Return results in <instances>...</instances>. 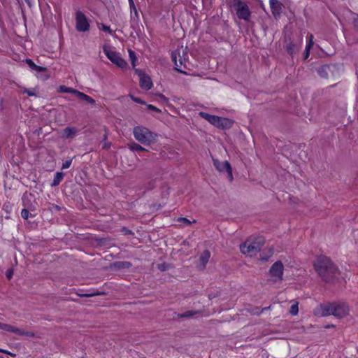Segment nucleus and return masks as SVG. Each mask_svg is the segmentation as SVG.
I'll return each mask as SVG.
<instances>
[{
    "label": "nucleus",
    "instance_id": "f257e3e1",
    "mask_svg": "<svg viewBox=\"0 0 358 358\" xmlns=\"http://www.w3.org/2000/svg\"><path fill=\"white\" fill-rule=\"evenodd\" d=\"M313 267L322 280L327 283L334 282L340 274L338 266L325 255L317 257L313 262Z\"/></svg>",
    "mask_w": 358,
    "mask_h": 358
},
{
    "label": "nucleus",
    "instance_id": "f03ea898",
    "mask_svg": "<svg viewBox=\"0 0 358 358\" xmlns=\"http://www.w3.org/2000/svg\"><path fill=\"white\" fill-rule=\"evenodd\" d=\"M319 312L323 317L332 315L337 318L342 319L349 314L350 308L345 302L328 303L321 304Z\"/></svg>",
    "mask_w": 358,
    "mask_h": 358
},
{
    "label": "nucleus",
    "instance_id": "7ed1b4c3",
    "mask_svg": "<svg viewBox=\"0 0 358 358\" xmlns=\"http://www.w3.org/2000/svg\"><path fill=\"white\" fill-rule=\"evenodd\" d=\"M171 59L175 64V69L181 73L187 74V72L182 69V67L186 69L188 63L187 48H184L181 46L172 52Z\"/></svg>",
    "mask_w": 358,
    "mask_h": 358
},
{
    "label": "nucleus",
    "instance_id": "20e7f679",
    "mask_svg": "<svg viewBox=\"0 0 358 358\" xmlns=\"http://www.w3.org/2000/svg\"><path fill=\"white\" fill-rule=\"evenodd\" d=\"M134 136L139 143L150 145L155 141L157 135L143 126H136L133 130Z\"/></svg>",
    "mask_w": 358,
    "mask_h": 358
},
{
    "label": "nucleus",
    "instance_id": "39448f33",
    "mask_svg": "<svg viewBox=\"0 0 358 358\" xmlns=\"http://www.w3.org/2000/svg\"><path fill=\"white\" fill-rule=\"evenodd\" d=\"M264 244V239L262 237H257L255 240H247L240 245V250L244 255L253 256L260 251Z\"/></svg>",
    "mask_w": 358,
    "mask_h": 358
},
{
    "label": "nucleus",
    "instance_id": "423d86ee",
    "mask_svg": "<svg viewBox=\"0 0 358 358\" xmlns=\"http://www.w3.org/2000/svg\"><path fill=\"white\" fill-rule=\"evenodd\" d=\"M234 6L236 7V15L239 19L249 20L251 13L245 2L241 0H234Z\"/></svg>",
    "mask_w": 358,
    "mask_h": 358
},
{
    "label": "nucleus",
    "instance_id": "0eeeda50",
    "mask_svg": "<svg viewBox=\"0 0 358 358\" xmlns=\"http://www.w3.org/2000/svg\"><path fill=\"white\" fill-rule=\"evenodd\" d=\"M213 162L214 166L219 172L226 171L227 178L230 181L233 180L232 169L228 161L220 162L217 159H213Z\"/></svg>",
    "mask_w": 358,
    "mask_h": 358
},
{
    "label": "nucleus",
    "instance_id": "6e6552de",
    "mask_svg": "<svg viewBox=\"0 0 358 358\" xmlns=\"http://www.w3.org/2000/svg\"><path fill=\"white\" fill-rule=\"evenodd\" d=\"M105 53L107 57L117 66L121 69H124L127 66V63L121 57L118 52L113 50H105Z\"/></svg>",
    "mask_w": 358,
    "mask_h": 358
},
{
    "label": "nucleus",
    "instance_id": "1a4fd4ad",
    "mask_svg": "<svg viewBox=\"0 0 358 358\" xmlns=\"http://www.w3.org/2000/svg\"><path fill=\"white\" fill-rule=\"evenodd\" d=\"M135 72L139 77L140 87L145 90H149L151 89L152 87V82L150 77L140 69H136Z\"/></svg>",
    "mask_w": 358,
    "mask_h": 358
},
{
    "label": "nucleus",
    "instance_id": "9d476101",
    "mask_svg": "<svg viewBox=\"0 0 358 358\" xmlns=\"http://www.w3.org/2000/svg\"><path fill=\"white\" fill-rule=\"evenodd\" d=\"M284 266L280 261L275 262L269 270L270 275L275 278V281L282 280Z\"/></svg>",
    "mask_w": 358,
    "mask_h": 358
},
{
    "label": "nucleus",
    "instance_id": "9b49d317",
    "mask_svg": "<svg viewBox=\"0 0 358 358\" xmlns=\"http://www.w3.org/2000/svg\"><path fill=\"white\" fill-rule=\"evenodd\" d=\"M285 43V48L286 51L290 56L293 57L299 52L301 48V40L294 41L289 38L286 39Z\"/></svg>",
    "mask_w": 358,
    "mask_h": 358
},
{
    "label": "nucleus",
    "instance_id": "f8f14e48",
    "mask_svg": "<svg viewBox=\"0 0 358 358\" xmlns=\"http://www.w3.org/2000/svg\"><path fill=\"white\" fill-rule=\"evenodd\" d=\"M76 29L79 31H85L88 29L89 23L85 15L80 11L76 12Z\"/></svg>",
    "mask_w": 358,
    "mask_h": 358
},
{
    "label": "nucleus",
    "instance_id": "ddd939ff",
    "mask_svg": "<svg viewBox=\"0 0 358 358\" xmlns=\"http://www.w3.org/2000/svg\"><path fill=\"white\" fill-rule=\"evenodd\" d=\"M270 6L272 14L276 18L282 12V3L278 0H270Z\"/></svg>",
    "mask_w": 358,
    "mask_h": 358
},
{
    "label": "nucleus",
    "instance_id": "4468645a",
    "mask_svg": "<svg viewBox=\"0 0 358 358\" xmlns=\"http://www.w3.org/2000/svg\"><path fill=\"white\" fill-rule=\"evenodd\" d=\"M199 115L215 127H217L218 125V124H219L218 121H220V118H221V117L210 115V114H208L205 112H201L199 113Z\"/></svg>",
    "mask_w": 358,
    "mask_h": 358
},
{
    "label": "nucleus",
    "instance_id": "2eb2a0df",
    "mask_svg": "<svg viewBox=\"0 0 358 358\" xmlns=\"http://www.w3.org/2000/svg\"><path fill=\"white\" fill-rule=\"evenodd\" d=\"M333 69H334V66L327 64L323 65L317 69V73L322 78H327L329 73H333Z\"/></svg>",
    "mask_w": 358,
    "mask_h": 358
},
{
    "label": "nucleus",
    "instance_id": "dca6fc26",
    "mask_svg": "<svg viewBox=\"0 0 358 358\" xmlns=\"http://www.w3.org/2000/svg\"><path fill=\"white\" fill-rule=\"evenodd\" d=\"M132 264L129 262L126 261H118L113 263L110 266V268L114 270H122L127 269L131 267Z\"/></svg>",
    "mask_w": 358,
    "mask_h": 358
},
{
    "label": "nucleus",
    "instance_id": "f3484780",
    "mask_svg": "<svg viewBox=\"0 0 358 358\" xmlns=\"http://www.w3.org/2000/svg\"><path fill=\"white\" fill-rule=\"evenodd\" d=\"M0 329H2V330H4L6 331H9V332H14L15 334H20V335H24V334H25L24 331H22V330L12 326V325H10V324H5V323H1L0 322Z\"/></svg>",
    "mask_w": 358,
    "mask_h": 358
},
{
    "label": "nucleus",
    "instance_id": "a211bd4d",
    "mask_svg": "<svg viewBox=\"0 0 358 358\" xmlns=\"http://www.w3.org/2000/svg\"><path fill=\"white\" fill-rule=\"evenodd\" d=\"M218 122L219 124L217 127L222 129H228L231 128L234 124V121L232 120L222 117L220 118V121Z\"/></svg>",
    "mask_w": 358,
    "mask_h": 358
},
{
    "label": "nucleus",
    "instance_id": "6ab92c4d",
    "mask_svg": "<svg viewBox=\"0 0 358 358\" xmlns=\"http://www.w3.org/2000/svg\"><path fill=\"white\" fill-rule=\"evenodd\" d=\"M210 257V253L208 250H204L199 257V266L201 267L202 269L206 268V265L208 263L209 258Z\"/></svg>",
    "mask_w": 358,
    "mask_h": 358
},
{
    "label": "nucleus",
    "instance_id": "aec40b11",
    "mask_svg": "<svg viewBox=\"0 0 358 358\" xmlns=\"http://www.w3.org/2000/svg\"><path fill=\"white\" fill-rule=\"evenodd\" d=\"M25 62L31 71H36L37 73L46 71L47 70L45 67L40 66L35 64L34 62L30 59H26Z\"/></svg>",
    "mask_w": 358,
    "mask_h": 358
},
{
    "label": "nucleus",
    "instance_id": "412c9836",
    "mask_svg": "<svg viewBox=\"0 0 358 358\" xmlns=\"http://www.w3.org/2000/svg\"><path fill=\"white\" fill-rule=\"evenodd\" d=\"M76 134V130L73 127H66L64 130V136L66 138H72Z\"/></svg>",
    "mask_w": 358,
    "mask_h": 358
},
{
    "label": "nucleus",
    "instance_id": "4be33fe9",
    "mask_svg": "<svg viewBox=\"0 0 358 358\" xmlns=\"http://www.w3.org/2000/svg\"><path fill=\"white\" fill-rule=\"evenodd\" d=\"M128 147L131 151H147L145 148L134 142L128 144Z\"/></svg>",
    "mask_w": 358,
    "mask_h": 358
},
{
    "label": "nucleus",
    "instance_id": "5701e85b",
    "mask_svg": "<svg viewBox=\"0 0 358 358\" xmlns=\"http://www.w3.org/2000/svg\"><path fill=\"white\" fill-rule=\"evenodd\" d=\"M201 313V310H188L185 312L184 313L179 314L178 317L184 318V317H191L194 316L196 314H200Z\"/></svg>",
    "mask_w": 358,
    "mask_h": 358
},
{
    "label": "nucleus",
    "instance_id": "b1692460",
    "mask_svg": "<svg viewBox=\"0 0 358 358\" xmlns=\"http://www.w3.org/2000/svg\"><path fill=\"white\" fill-rule=\"evenodd\" d=\"M292 303L290 309L289 310V313L292 315H296L299 313V303L298 301H291Z\"/></svg>",
    "mask_w": 358,
    "mask_h": 358
},
{
    "label": "nucleus",
    "instance_id": "393cba45",
    "mask_svg": "<svg viewBox=\"0 0 358 358\" xmlns=\"http://www.w3.org/2000/svg\"><path fill=\"white\" fill-rule=\"evenodd\" d=\"M63 176H63L62 173H61V172L56 173L51 185L52 186L58 185L60 183V182L62 180Z\"/></svg>",
    "mask_w": 358,
    "mask_h": 358
},
{
    "label": "nucleus",
    "instance_id": "a878e982",
    "mask_svg": "<svg viewBox=\"0 0 358 358\" xmlns=\"http://www.w3.org/2000/svg\"><path fill=\"white\" fill-rule=\"evenodd\" d=\"M58 92L62 93H71L74 95L76 90L71 87H66L64 85H61L58 87Z\"/></svg>",
    "mask_w": 358,
    "mask_h": 358
},
{
    "label": "nucleus",
    "instance_id": "bb28decb",
    "mask_svg": "<svg viewBox=\"0 0 358 358\" xmlns=\"http://www.w3.org/2000/svg\"><path fill=\"white\" fill-rule=\"evenodd\" d=\"M129 55L131 64L132 66L134 68L136 66V61L137 60L136 54L133 50H129Z\"/></svg>",
    "mask_w": 358,
    "mask_h": 358
},
{
    "label": "nucleus",
    "instance_id": "cd10ccee",
    "mask_svg": "<svg viewBox=\"0 0 358 358\" xmlns=\"http://www.w3.org/2000/svg\"><path fill=\"white\" fill-rule=\"evenodd\" d=\"M74 96L78 99L89 100L88 96H87L86 94H83V92H78L77 90H76Z\"/></svg>",
    "mask_w": 358,
    "mask_h": 358
},
{
    "label": "nucleus",
    "instance_id": "c85d7f7f",
    "mask_svg": "<svg viewBox=\"0 0 358 358\" xmlns=\"http://www.w3.org/2000/svg\"><path fill=\"white\" fill-rule=\"evenodd\" d=\"M23 93H26L29 96H36V89H27L24 88L22 90Z\"/></svg>",
    "mask_w": 358,
    "mask_h": 358
},
{
    "label": "nucleus",
    "instance_id": "c756f323",
    "mask_svg": "<svg viewBox=\"0 0 358 358\" xmlns=\"http://www.w3.org/2000/svg\"><path fill=\"white\" fill-rule=\"evenodd\" d=\"M129 7L131 9V12H134V15L138 17V12L135 6L134 2L133 0H129Z\"/></svg>",
    "mask_w": 358,
    "mask_h": 358
},
{
    "label": "nucleus",
    "instance_id": "7c9ffc66",
    "mask_svg": "<svg viewBox=\"0 0 358 358\" xmlns=\"http://www.w3.org/2000/svg\"><path fill=\"white\" fill-rule=\"evenodd\" d=\"M309 39H310L309 42L306 45V52H308L310 50V49L312 48V46L313 45V36L312 34L310 35Z\"/></svg>",
    "mask_w": 358,
    "mask_h": 358
},
{
    "label": "nucleus",
    "instance_id": "2f4dec72",
    "mask_svg": "<svg viewBox=\"0 0 358 358\" xmlns=\"http://www.w3.org/2000/svg\"><path fill=\"white\" fill-rule=\"evenodd\" d=\"M98 26H99V28L100 29H102V30H103L104 31H107V32H108V33H111V31H111V29H110V27L106 26V25H105V24H98Z\"/></svg>",
    "mask_w": 358,
    "mask_h": 358
},
{
    "label": "nucleus",
    "instance_id": "473e14b6",
    "mask_svg": "<svg viewBox=\"0 0 358 358\" xmlns=\"http://www.w3.org/2000/svg\"><path fill=\"white\" fill-rule=\"evenodd\" d=\"M155 186V181L154 180H150L147 184H146V189H152Z\"/></svg>",
    "mask_w": 358,
    "mask_h": 358
},
{
    "label": "nucleus",
    "instance_id": "72a5a7b5",
    "mask_svg": "<svg viewBox=\"0 0 358 358\" xmlns=\"http://www.w3.org/2000/svg\"><path fill=\"white\" fill-rule=\"evenodd\" d=\"M29 212L28 210H27L25 208L22 210L21 216L22 218H24V220H27L29 217Z\"/></svg>",
    "mask_w": 358,
    "mask_h": 358
},
{
    "label": "nucleus",
    "instance_id": "f704fd0d",
    "mask_svg": "<svg viewBox=\"0 0 358 358\" xmlns=\"http://www.w3.org/2000/svg\"><path fill=\"white\" fill-rule=\"evenodd\" d=\"M129 96L131 97V99L134 101H135V102H136V103H141V104H145V101H143V100H141L140 98H138V97H136V96H134V95H132V94H130V95H129Z\"/></svg>",
    "mask_w": 358,
    "mask_h": 358
},
{
    "label": "nucleus",
    "instance_id": "c9c22d12",
    "mask_svg": "<svg viewBox=\"0 0 358 358\" xmlns=\"http://www.w3.org/2000/svg\"><path fill=\"white\" fill-rule=\"evenodd\" d=\"M147 107H148V109H150L151 110L156 111L157 113L161 112V110L159 108H157V107H155V106H154L152 105L149 104V105L147 106Z\"/></svg>",
    "mask_w": 358,
    "mask_h": 358
},
{
    "label": "nucleus",
    "instance_id": "e433bc0d",
    "mask_svg": "<svg viewBox=\"0 0 358 358\" xmlns=\"http://www.w3.org/2000/svg\"><path fill=\"white\" fill-rule=\"evenodd\" d=\"M71 164V160H69V161H66L63 164H62V169H68Z\"/></svg>",
    "mask_w": 358,
    "mask_h": 358
},
{
    "label": "nucleus",
    "instance_id": "4c0bfd02",
    "mask_svg": "<svg viewBox=\"0 0 358 358\" xmlns=\"http://www.w3.org/2000/svg\"><path fill=\"white\" fill-rule=\"evenodd\" d=\"M179 220L182 222L183 223H185L187 225H189L191 224V222L188 219H187L185 217H180L179 219Z\"/></svg>",
    "mask_w": 358,
    "mask_h": 358
},
{
    "label": "nucleus",
    "instance_id": "58836bf2",
    "mask_svg": "<svg viewBox=\"0 0 358 358\" xmlns=\"http://www.w3.org/2000/svg\"><path fill=\"white\" fill-rule=\"evenodd\" d=\"M13 275V272L12 270L7 271V272H6V277L8 279H10L12 278Z\"/></svg>",
    "mask_w": 358,
    "mask_h": 358
},
{
    "label": "nucleus",
    "instance_id": "ea45409f",
    "mask_svg": "<svg viewBox=\"0 0 358 358\" xmlns=\"http://www.w3.org/2000/svg\"><path fill=\"white\" fill-rule=\"evenodd\" d=\"M122 231L124 232L126 234H131L132 231L126 227H122Z\"/></svg>",
    "mask_w": 358,
    "mask_h": 358
},
{
    "label": "nucleus",
    "instance_id": "a19ab883",
    "mask_svg": "<svg viewBox=\"0 0 358 358\" xmlns=\"http://www.w3.org/2000/svg\"><path fill=\"white\" fill-rule=\"evenodd\" d=\"M0 352H3V353L7 354V355H10L11 356H15V354H13L11 352H8V350H3V349H0Z\"/></svg>",
    "mask_w": 358,
    "mask_h": 358
},
{
    "label": "nucleus",
    "instance_id": "79ce46f5",
    "mask_svg": "<svg viewBox=\"0 0 358 358\" xmlns=\"http://www.w3.org/2000/svg\"><path fill=\"white\" fill-rule=\"evenodd\" d=\"M353 24L355 27L358 28V15L357 16L356 18L354 19Z\"/></svg>",
    "mask_w": 358,
    "mask_h": 358
},
{
    "label": "nucleus",
    "instance_id": "37998d69",
    "mask_svg": "<svg viewBox=\"0 0 358 358\" xmlns=\"http://www.w3.org/2000/svg\"><path fill=\"white\" fill-rule=\"evenodd\" d=\"M110 143L107 144L106 142L103 143L102 148L103 149L108 148L110 146Z\"/></svg>",
    "mask_w": 358,
    "mask_h": 358
},
{
    "label": "nucleus",
    "instance_id": "c03bdc74",
    "mask_svg": "<svg viewBox=\"0 0 358 358\" xmlns=\"http://www.w3.org/2000/svg\"><path fill=\"white\" fill-rule=\"evenodd\" d=\"M99 294H100V293H98V292H91L90 296L92 297V296H96V295H99Z\"/></svg>",
    "mask_w": 358,
    "mask_h": 358
},
{
    "label": "nucleus",
    "instance_id": "a18cd8bd",
    "mask_svg": "<svg viewBox=\"0 0 358 358\" xmlns=\"http://www.w3.org/2000/svg\"><path fill=\"white\" fill-rule=\"evenodd\" d=\"M106 138H107V135H106V134L105 133V134H103V141H106Z\"/></svg>",
    "mask_w": 358,
    "mask_h": 358
},
{
    "label": "nucleus",
    "instance_id": "49530a36",
    "mask_svg": "<svg viewBox=\"0 0 358 358\" xmlns=\"http://www.w3.org/2000/svg\"><path fill=\"white\" fill-rule=\"evenodd\" d=\"M305 52H306V57H306V58H307V57H308V55H309V51H308V52H306V51L305 50Z\"/></svg>",
    "mask_w": 358,
    "mask_h": 358
},
{
    "label": "nucleus",
    "instance_id": "de8ad7c7",
    "mask_svg": "<svg viewBox=\"0 0 358 358\" xmlns=\"http://www.w3.org/2000/svg\"><path fill=\"white\" fill-rule=\"evenodd\" d=\"M160 97H161L162 99H166V97H165L164 95H162V94H161V95H160Z\"/></svg>",
    "mask_w": 358,
    "mask_h": 358
},
{
    "label": "nucleus",
    "instance_id": "09e8293b",
    "mask_svg": "<svg viewBox=\"0 0 358 358\" xmlns=\"http://www.w3.org/2000/svg\"><path fill=\"white\" fill-rule=\"evenodd\" d=\"M90 101H91V104H92V103L94 102V100L91 98Z\"/></svg>",
    "mask_w": 358,
    "mask_h": 358
},
{
    "label": "nucleus",
    "instance_id": "8fccbe9b",
    "mask_svg": "<svg viewBox=\"0 0 358 358\" xmlns=\"http://www.w3.org/2000/svg\"><path fill=\"white\" fill-rule=\"evenodd\" d=\"M48 78H49V75H46V76H45V79H48Z\"/></svg>",
    "mask_w": 358,
    "mask_h": 358
},
{
    "label": "nucleus",
    "instance_id": "3c124183",
    "mask_svg": "<svg viewBox=\"0 0 358 358\" xmlns=\"http://www.w3.org/2000/svg\"><path fill=\"white\" fill-rule=\"evenodd\" d=\"M262 260L266 262V261H267V258H262Z\"/></svg>",
    "mask_w": 358,
    "mask_h": 358
},
{
    "label": "nucleus",
    "instance_id": "603ef678",
    "mask_svg": "<svg viewBox=\"0 0 358 358\" xmlns=\"http://www.w3.org/2000/svg\"><path fill=\"white\" fill-rule=\"evenodd\" d=\"M331 327H334V325H331ZM329 327H331V325L327 326V328H329Z\"/></svg>",
    "mask_w": 358,
    "mask_h": 358
},
{
    "label": "nucleus",
    "instance_id": "864d4df0",
    "mask_svg": "<svg viewBox=\"0 0 358 358\" xmlns=\"http://www.w3.org/2000/svg\"><path fill=\"white\" fill-rule=\"evenodd\" d=\"M85 296H90V294H85Z\"/></svg>",
    "mask_w": 358,
    "mask_h": 358
},
{
    "label": "nucleus",
    "instance_id": "5fc2aeb1",
    "mask_svg": "<svg viewBox=\"0 0 358 358\" xmlns=\"http://www.w3.org/2000/svg\"><path fill=\"white\" fill-rule=\"evenodd\" d=\"M27 3H29V0H25Z\"/></svg>",
    "mask_w": 358,
    "mask_h": 358
}]
</instances>
